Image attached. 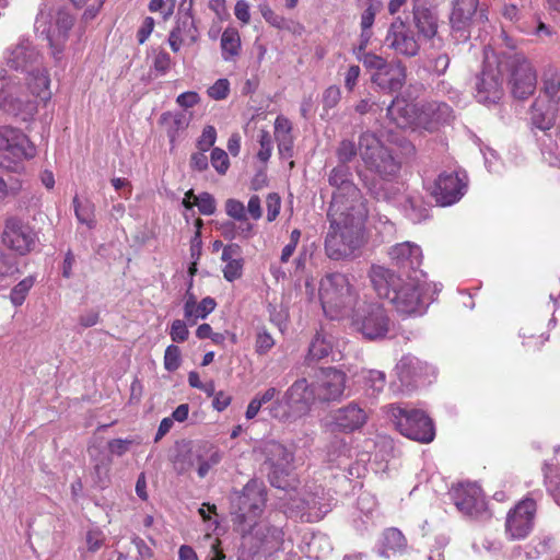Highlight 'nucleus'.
<instances>
[{"mask_svg":"<svg viewBox=\"0 0 560 560\" xmlns=\"http://www.w3.org/2000/svg\"><path fill=\"white\" fill-rule=\"evenodd\" d=\"M456 508L466 515L475 516L485 509V501L479 487L460 483L451 491Z\"/></svg>","mask_w":560,"mask_h":560,"instance_id":"23","label":"nucleus"},{"mask_svg":"<svg viewBox=\"0 0 560 560\" xmlns=\"http://www.w3.org/2000/svg\"><path fill=\"white\" fill-rule=\"evenodd\" d=\"M154 26H155V22H154L153 18L147 16L143 20L142 25L140 26V28L137 32V39H138L139 45H142L147 42L149 36L152 34Z\"/></svg>","mask_w":560,"mask_h":560,"instance_id":"61","label":"nucleus"},{"mask_svg":"<svg viewBox=\"0 0 560 560\" xmlns=\"http://www.w3.org/2000/svg\"><path fill=\"white\" fill-rule=\"evenodd\" d=\"M285 404L289 409L303 416L310 412L312 406L318 400L314 383L310 384L305 377L296 380L284 394Z\"/></svg>","mask_w":560,"mask_h":560,"instance_id":"20","label":"nucleus"},{"mask_svg":"<svg viewBox=\"0 0 560 560\" xmlns=\"http://www.w3.org/2000/svg\"><path fill=\"white\" fill-rule=\"evenodd\" d=\"M221 49L224 60L238 56L241 50V37L236 28H225L221 36Z\"/></svg>","mask_w":560,"mask_h":560,"instance_id":"36","label":"nucleus"},{"mask_svg":"<svg viewBox=\"0 0 560 560\" xmlns=\"http://www.w3.org/2000/svg\"><path fill=\"white\" fill-rule=\"evenodd\" d=\"M542 95L538 97H546L560 103V82L555 78L545 79L541 89Z\"/></svg>","mask_w":560,"mask_h":560,"instance_id":"53","label":"nucleus"},{"mask_svg":"<svg viewBox=\"0 0 560 560\" xmlns=\"http://www.w3.org/2000/svg\"><path fill=\"white\" fill-rule=\"evenodd\" d=\"M407 80V68L400 60H393L383 72H372L371 81L384 92H397Z\"/></svg>","mask_w":560,"mask_h":560,"instance_id":"24","label":"nucleus"},{"mask_svg":"<svg viewBox=\"0 0 560 560\" xmlns=\"http://www.w3.org/2000/svg\"><path fill=\"white\" fill-rule=\"evenodd\" d=\"M266 459L269 463L271 471L269 474L270 482L273 487L284 489L287 483L281 480V476L289 475L294 456L283 444L271 441L265 446Z\"/></svg>","mask_w":560,"mask_h":560,"instance_id":"19","label":"nucleus"},{"mask_svg":"<svg viewBox=\"0 0 560 560\" xmlns=\"http://www.w3.org/2000/svg\"><path fill=\"white\" fill-rule=\"evenodd\" d=\"M266 207H267V220L272 222L277 219L280 208H281V199L278 194L271 192L268 194L266 198Z\"/></svg>","mask_w":560,"mask_h":560,"instance_id":"58","label":"nucleus"},{"mask_svg":"<svg viewBox=\"0 0 560 560\" xmlns=\"http://www.w3.org/2000/svg\"><path fill=\"white\" fill-rule=\"evenodd\" d=\"M503 71H498V55H486L485 67L476 78L475 97L482 104H497L503 96Z\"/></svg>","mask_w":560,"mask_h":560,"instance_id":"10","label":"nucleus"},{"mask_svg":"<svg viewBox=\"0 0 560 560\" xmlns=\"http://www.w3.org/2000/svg\"><path fill=\"white\" fill-rule=\"evenodd\" d=\"M369 44L362 46V42H359L358 46L353 47V54L355 58L363 63V66L373 72H383V70L389 65L382 56L374 52L366 51Z\"/></svg>","mask_w":560,"mask_h":560,"instance_id":"35","label":"nucleus"},{"mask_svg":"<svg viewBox=\"0 0 560 560\" xmlns=\"http://www.w3.org/2000/svg\"><path fill=\"white\" fill-rule=\"evenodd\" d=\"M319 299L325 314L331 319H338L352 312L359 294L346 275L334 272L322 278Z\"/></svg>","mask_w":560,"mask_h":560,"instance_id":"3","label":"nucleus"},{"mask_svg":"<svg viewBox=\"0 0 560 560\" xmlns=\"http://www.w3.org/2000/svg\"><path fill=\"white\" fill-rule=\"evenodd\" d=\"M210 161L214 170L224 175L230 167V160L228 153L221 148H213L210 155Z\"/></svg>","mask_w":560,"mask_h":560,"instance_id":"47","label":"nucleus"},{"mask_svg":"<svg viewBox=\"0 0 560 560\" xmlns=\"http://www.w3.org/2000/svg\"><path fill=\"white\" fill-rule=\"evenodd\" d=\"M422 203L420 196L408 195L405 199L404 208L413 220H421L425 217V208Z\"/></svg>","mask_w":560,"mask_h":560,"instance_id":"45","label":"nucleus"},{"mask_svg":"<svg viewBox=\"0 0 560 560\" xmlns=\"http://www.w3.org/2000/svg\"><path fill=\"white\" fill-rule=\"evenodd\" d=\"M435 0H412V21L415 33L422 42H431L439 34V15Z\"/></svg>","mask_w":560,"mask_h":560,"instance_id":"16","label":"nucleus"},{"mask_svg":"<svg viewBox=\"0 0 560 560\" xmlns=\"http://www.w3.org/2000/svg\"><path fill=\"white\" fill-rule=\"evenodd\" d=\"M359 151V147L357 148L355 143L352 141V140H348V139H345L342 140L338 148H337V158L340 162L339 165H337L336 167H339V166H345V167H348L349 166L347 165V163H349L350 161L353 160V158L357 155Z\"/></svg>","mask_w":560,"mask_h":560,"instance_id":"43","label":"nucleus"},{"mask_svg":"<svg viewBox=\"0 0 560 560\" xmlns=\"http://www.w3.org/2000/svg\"><path fill=\"white\" fill-rule=\"evenodd\" d=\"M369 44L362 46V42H359L358 46L353 47V54L355 58L363 63V66L373 72H383V70L389 65L382 56L374 52L366 51Z\"/></svg>","mask_w":560,"mask_h":560,"instance_id":"33","label":"nucleus"},{"mask_svg":"<svg viewBox=\"0 0 560 560\" xmlns=\"http://www.w3.org/2000/svg\"><path fill=\"white\" fill-rule=\"evenodd\" d=\"M171 65L172 59L166 51L161 50L156 54L153 61V67L155 71H158L161 74H165L170 70Z\"/></svg>","mask_w":560,"mask_h":560,"instance_id":"60","label":"nucleus"},{"mask_svg":"<svg viewBox=\"0 0 560 560\" xmlns=\"http://www.w3.org/2000/svg\"><path fill=\"white\" fill-rule=\"evenodd\" d=\"M425 291L424 284L416 279L408 278L395 291L389 303L400 314L421 315L430 303Z\"/></svg>","mask_w":560,"mask_h":560,"instance_id":"9","label":"nucleus"},{"mask_svg":"<svg viewBox=\"0 0 560 560\" xmlns=\"http://www.w3.org/2000/svg\"><path fill=\"white\" fill-rule=\"evenodd\" d=\"M49 85L50 80L48 74L38 72L32 73L30 75L25 89L30 93L31 97L36 102L37 100H40L42 102L46 103L51 97Z\"/></svg>","mask_w":560,"mask_h":560,"instance_id":"32","label":"nucleus"},{"mask_svg":"<svg viewBox=\"0 0 560 560\" xmlns=\"http://www.w3.org/2000/svg\"><path fill=\"white\" fill-rule=\"evenodd\" d=\"M180 366V350L175 345H170L164 353V368L168 372H174Z\"/></svg>","mask_w":560,"mask_h":560,"instance_id":"50","label":"nucleus"},{"mask_svg":"<svg viewBox=\"0 0 560 560\" xmlns=\"http://www.w3.org/2000/svg\"><path fill=\"white\" fill-rule=\"evenodd\" d=\"M195 203L199 212L203 215H211L215 212V200L209 192H201L199 196L195 197Z\"/></svg>","mask_w":560,"mask_h":560,"instance_id":"52","label":"nucleus"},{"mask_svg":"<svg viewBox=\"0 0 560 560\" xmlns=\"http://www.w3.org/2000/svg\"><path fill=\"white\" fill-rule=\"evenodd\" d=\"M387 412L404 436L420 443H430L434 440V423L423 410L389 405Z\"/></svg>","mask_w":560,"mask_h":560,"instance_id":"6","label":"nucleus"},{"mask_svg":"<svg viewBox=\"0 0 560 560\" xmlns=\"http://www.w3.org/2000/svg\"><path fill=\"white\" fill-rule=\"evenodd\" d=\"M347 373L337 368H322L314 383L318 401L340 400L347 386Z\"/></svg>","mask_w":560,"mask_h":560,"instance_id":"17","label":"nucleus"},{"mask_svg":"<svg viewBox=\"0 0 560 560\" xmlns=\"http://www.w3.org/2000/svg\"><path fill=\"white\" fill-rule=\"evenodd\" d=\"M221 259L225 262L222 270L225 280L233 282L242 277L244 259L240 245L232 243L223 246Z\"/></svg>","mask_w":560,"mask_h":560,"instance_id":"29","label":"nucleus"},{"mask_svg":"<svg viewBox=\"0 0 560 560\" xmlns=\"http://www.w3.org/2000/svg\"><path fill=\"white\" fill-rule=\"evenodd\" d=\"M33 284H34V280H33L32 277H27V278L23 279L22 281H20L11 290V293H10L11 302L15 306L22 305L24 303L25 299H26V295H27L28 291L33 287Z\"/></svg>","mask_w":560,"mask_h":560,"instance_id":"44","label":"nucleus"},{"mask_svg":"<svg viewBox=\"0 0 560 560\" xmlns=\"http://www.w3.org/2000/svg\"><path fill=\"white\" fill-rule=\"evenodd\" d=\"M0 108L22 121L32 119L38 109L23 84L11 78H0Z\"/></svg>","mask_w":560,"mask_h":560,"instance_id":"8","label":"nucleus"},{"mask_svg":"<svg viewBox=\"0 0 560 560\" xmlns=\"http://www.w3.org/2000/svg\"><path fill=\"white\" fill-rule=\"evenodd\" d=\"M417 129L429 132L439 130L453 119V109L446 103H425L420 105Z\"/></svg>","mask_w":560,"mask_h":560,"instance_id":"22","label":"nucleus"},{"mask_svg":"<svg viewBox=\"0 0 560 560\" xmlns=\"http://www.w3.org/2000/svg\"><path fill=\"white\" fill-rule=\"evenodd\" d=\"M334 187L327 218L329 231L325 238V252L330 259L350 257L363 244V228L368 218L366 199L352 182L350 168L334 167L328 175Z\"/></svg>","mask_w":560,"mask_h":560,"instance_id":"1","label":"nucleus"},{"mask_svg":"<svg viewBox=\"0 0 560 560\" xmlns=\"http://www.w3.org/2000/svg\"><path fill=\"white\" fill-rule=\"evenodd\" d=\"M276 345V341L270 332L265 328L260 329L255 339V352L258 355L267 354Z\"/></svg>","mask_w":560,"mask_h":560,"instance_id":"46","label":"nucleus"},{"mask_svg":"<svg viewBox=\"0 0 560 560\" xmlns=\"http://www.w3.org/2000/svg\"><path fill=\"white\" fill-rule=\"evenodd\" d=\"M258 142L260 149L257 152V158L262 163H266L270 159L272 152V139L270 133L267 130H260Z\"/></svg>","mask_w":560,"mask_h":560,"instance_id":"51","label":"nucleus"},{"mask_svg":"<svg viewBox=\"0 0 560 560\" xmlns=\"http://www.w3.org/2000/svg\"><path fill=\"white\" fill-rule=\"evenodd\" d=\"M217 139V130L213 126H206L202 130L201 136L197 141V148L200 151L207 152L211 147H213Z\"/></svg>","mask_w":560,"mask_h":560,"instance_id":"54","label":"nucleus"},{"mask_svg":"<svg viewBox=\"0 0 560 560\" xmlns=\"http://www.w3.org/2000/svg\"><path fill=\"white\" fill-rule=\"evenodd\" d=\"M369 44L362 46V42H359L358 46L353 47V54L355 58L363 63V66L373 72H383V70L389 65L382 56L374 52L366 51Z\"/></svg>","mask_w":560,"mask_h":560,"instance_id":"34","label":"nucleus"},{"mask_svg":"<svg viewBox=\"0 0 560 560\" xmlns=\"http://www.w3.org/2000/svg\"><path fill=\"white\" fill-rule=\"evenodd\" d=\"M292 124L291 121L279 115L275 120V137L278 141L279 150H290L292 147Z\"/></svg>","mask_w":560,"mask_h":560,"instance_id":"40","label":"nucleus"},{"mask_svg":"<svg viewBox=\"0 0 560 560\" xmlns=\"http://www.w3.org/2000/svg\"><path fill=\"white\" fill-rule=\"evenodd\" d=\"M171 339L174 342H184L188 339L189 330L182 319H175L171 324L170 330Z\"/></svg>","mask_w":560,"mask_h":560,"instance_id":"55","label":"nucleus"},{"mask_svg":"<svg viewBox=\"0 0 560 560\" xmlns=\"http://www.w3.org/2000/svg\"><path fill=\"white\" fill-rule=\"evenodd\" d=\"M339 101H340L339 88L331 85L325 90L324 96H323V103H324L325 107L332 108L338 104Z\"/></svg>","mask_w":560,"mask_h":560,"instance_id":"64","label":"nucleus"},{"mask_svg":"<svg viewBox=\"0 0 560 560\" xmlns=\"http://www.w3.org/2000/svg\"><path fill=\"white\" fill-rule=\"evenodd\" d=\"M369 277L378 298L388 301H390L395 291H397L405 281L393 270L383 266H372Z\"/></svg>","mask_w":560,"mask_h":560,"instance_id":"27","label":"nucleus"},{"mask_svg":"<svg viewBox=\"0 0 560 560\" xmlns=\"http://www.w3.org/2000/svg\"><path fill=\"white\" fill-rule=\"evenodd\" d=\"M199 478H205L211 468L218 466L223 459V452L213 443L205 442L197 451L196 455Z\"/></svg>","mask_w":560,"mask_h":560,"instance_id":"30","label":"nucleus"},{"mask_svg":"<svg viewBox=\"0 0 560 560\" xmlns=\"http://www.w3.org/2000/svg\"><path fill=\"white\" fill-rule=\"evenodd\" d=\"M261 14H262L264 19L266 20V22L269 23L270 25H272L273 27H277L279 30H282L285 27L284 16L276 13L272 9L265 8L261 11Z\"/></svg>","mask_w":560,"mask_h":560,"instance_id":"62","label":"nucleus"},{"mask_svg":"<svg viewBox=\"0 0 560 560\" xmlns=\"http://www.w3.org/2000/svg\"><path fill=\"white\" fill-rule=\"evenodd\" d=\"M331 419L332 431L351 433L364 425L368 416L359 405L351 402L334 411Z\"/></svg>","mask_w":560,"mask_h":560,"instance_id":"25","label":"nucleus"},{"mask_svg":"<svg viewBox=\"0 0 560 560\" xmlns=\"http://www.w3.org/2000/svg\"><path fill=\"white\" fill-rule=\"evenodd\" d=\"M406 547L407 539L399 529L395 527L385 529L383 534V556L388 557V551L398 552L402 551Z\"/></svg>","mask_w":560,"mask_h":560,"instance_id":"39","label":"nucleus"},{"mask_svg":"<svg viewBox=\"0 0 560 560\" xmlns=\"http://www.w3.org/2000/svg\"><path fill=\"white\" fill-rule=\"evenodd\" d=\"M527 116L532 129L547 132L556 128V135L560 138V103L536 97L527 110Z\"/></svg>","mask_w":560,"mask_h":560,"instance_id":"15","label":"nucleus"},{"mask_svg":"<svg viewBox=\"0 0 560 560\" xmlns=\"http://www.w3.org/2000/svg\"><path fill=\"white\" fill-rule=\"evenodd\" d=\"M498 71L508 77L511 92L515 98L526 100L534 94L537 74L532 63L516 52L498 54Z\"/></svg>","mask_w":560,"mask_h":560,"instance_id":"5","label":"nucleus"},{"mask_svg":"<svg viewBox=\"0 0 560 560\" xmlns=\"http://www.w3.org/2000/svg\"><path fill=\"white\" fill-rule=\"evenodd\" d=\"M73 207L77 219L86 224L90 229L95 226L94 205L91 202L81 203L78 196L73 198Z\"/></svg>","mask_w":560,"mask_h":560,"instance_id":"42","label":"nucleus"},{"mask_svg":"<svg viewBox=\"0 0 560 560\" xmlns=\"http://www.w3.org/2000/svg\"><path fill=\"white\" fill-rule=\"evenodd\" d=\"M215 307V300L211 296H206L199 303L197 302L189 310L185 311L184 317L190 325H195L198 319H205Z\"/></svg>","mask_w":560,"mask_h":560,"instance_id":"37","label":"nucleus"},{"mask_svg":"<svg viewBox=\"0 0 560 560\" xmlns=\"http://www.w3.org/2000/svg\"><path fill=\"white\" fill-rule=\"evenodd\" d=\"M160 122L165 127L171 143L175 142L179 131L184 130L187 126L183 115L172 113H164L161 116Z\"/></svg>","mask_w":560,"mask_h":560,"instance_id":"41","label":"nucleus"},{"mask_svg":"<svg viewBox=\"0 0 560 560\" xmlns=\"http://www.w3.org/2000/svg\"><path fill=\"white\" fill-rule=\"evenodd\" d=\"M350 325L368 341H380L387 338L393 320L380 302H362L350 313Z\"/></svg>","mask_w":560,"mask_h":560,"instance_id":"4","label":"nucleus"},{"mask_svg":"<svg viewBox=\"0 0 560 560\" xmlns=\"http://www.w3.org/2000/svg\"><path fill=\"white\" fill-rule=\"evenodd\" d=\"M86 547L90 552H96L105 542V535L100 529H92L86 533Z\"/></svg>","mask_w":560,"mask_h":560,"instance_id":"57","label":"nucleus"},{"mask_svg":"<svg viewBox=\"0 0 560 560\" xmlns=\"http://www.w3.org/2000/svg\"><path fill=\"white\" fill-rule=\"evenodd\" d=\"M2 243L20 255H26L35 248L37 234L34 229L22 219L10 217L5 219Z\"/></svg>","mask_w":560,"mask_h":560,"instance_id":"14","label":"nucleus"},{"mask_svg":"<svg viewBox=\"0 0 560 560\" xmlns=\"http://www.w3.org/2000/svg\"><path fill=\"white\" fill-rule=\"evenodd\" d=\"M390 259L404 269H417L422 262V252L420 246L410 242L396 244L389 250Z\"/></svg>","mask_w":560,"mask_h":560,"instance_id":"28","label":"nucleus"},{"mask_svg":"<svg viewBox=\"0 0 560 560\" xmlns=\"http://www.w3.org/2000/svg\"><path fill=\"white\" fill-rule=\"evenodd\" d=\"M366 385L373 390V394L383 392L386 385L385 373L377 370H370L365 375Z\"/></svg>","mask_w":560,"mask_h":560,"instance_id":"48","label":"nucleus"},{"mask_svg":"<svg viewBox=\"0 0 560 560\" xmlns=\"http://www.w3.org/2000/svg\"><path fill=\"white\" fill-rule=\"evenodd\" d=\"M450 23L453 32L460 33L463 39L469 38V27L477 11L479 0H453Z\"/></svg>","mask_w":560,"mask_h":560,"instance_id":"26","label":"nucleus"},{"mask_svg":"<svg viewBox=\"0 0 560 560\" xmlns=\"http://www.w3.org/2000/svg\"><path fill=\"white\" fill-rule=\"evenodd\" d=\"M420 105L404 96H396L387 107L386 116L400 129H417Z\"/></svg>","mask_w":560,"mask_h":560,"instance_id":"21","label":"nucleus"},{"mask_svg":"<svg viewBox=\"0 0 560 560\" xmlns=\"http://www.w3.org/2000/svg\"><path fill=\"white\" fill-rule=\"evenodd\" d=\"M421 43L422 40L415 33L411 25L400 16L389 24L385 36V44L395 55L413 58L420 54Z\"/></svg>","mask_w":560,"mask_h":560,"instance_id":"11","label":"nucleus"},{"mask_svg":"<svg viewBox=\"0 0 560 560\" xmlns=\"http://www.w3.org/2000/svg\"><path fill=\"white\" fill-rule=\"evenodd\" d=\"M359 154L366 170L377 175V178L370 180L368 176L360 174L369 194L376 200H394L400 192L395 179L399 176L401 162L370 131L363 132L359 138Z\"/></svg>","mask_w":560,"mask_h":560,"instance_id":"2","label":"nucleus"},{"mask_svg":"<svg viewBox=\"0 0 560 560\" xmlns=\"http://www.w3.org/2000/svg\"><path fill=\"white\" fill-rule=\"evenodd\" d=\"M465 177L456 172H443L430 187V194L440 206H451L457 202L465 194Z\"/></svg>","mask_w":560,"mask_h":560,"instance_id":"18","label":"nucleus"},{"mask_svg":"<svg viewBox=\"0 0 560 560\" xmlns=\"http://www.w3.org/2000/svg\"><path fill=\"white\" fill-rule=\"evenodd\" d=\"M537 511L536 501L524 498L508 512L505 520V534L511 540L526 538L534 527Z\"/></svg>","mask_w":560,"mask_h":560,"instance_id":"13","label":"nucleus"},{"mask_svg":"<svg viewBox=\"0 0 560 560\" xmlns=\"http://www.w3.org/2000/svg\"><path fill=\"white\" fill-rule=\"evenodd\" d=\"M331 350V341L327 339L323 334L316 332V335L314 336L310 343L306 360L308 362L319 361L328 357Z\"/></svg>","mask_w":560,"mask_h":560,"instance_id":"38","label":"nucleus"},{"mask_svg":"<svg viewBox=\"0 0 560 560\" xmlns=\"http://www.w3.org/2000/svg\"><path fill=\"white\" fill-rule=\"evenodd\" d=\"M267 501V491L262 482L250 479L236 498L233 521L252 529L261 516Z\"/></svg>","mask_w":560,"mask_h":560,"instance_id":"7","label":"nucleus"},{"mask_svg":"<svg viewBox=\"0 0 560 560\" xmlns=\"http://www.w3.org/2000/svg\"><path fill=\"white\" fill-rule=\"evenodd\" d=\"M36 153V147L22 130L0 126V155L4 160L16 163L33 159Z\"/></svg>","mask_w":560,"mask_h":560,"instance_id":"12","label":"nucleus"},{"mask_svg":"<svg viewBox=\"0 0 560 560\" xmlns=\"http://www.w3.org/2000/svg\"><path fill=\"white\" fill-rule=\"evenodd\" d=\"M133 444V440L130 439H113L108 442V451L117 456L126 454L130 446Z\"/></svg>","mask_w":560,"mask_h":560,"instance_id":"59","label":"nucleus"},{"mask_svg":"<svg viewBox=\"0 0 560 560\" xmlns=\"http://www.w3.org/2000/svg\"><path fill=\"white\" fill-rule=\"evenodd\" d=\"M380 1L365 0V9L363 10L360 16L361 33L359 36V42H362V46H364V44H370V40L373 36L372 27L375 21V16L380 12Z\"/></svg>","mask_w":560,"mask_h":560,"instance_id":"31","label":"nucleus"},{"mask_svg":"<svg viewBox=\"0 0 560 560\" xmlns=\"http://www.w3.org/2000/svg\"><path fill=\"white\" fill-rule=\"evenodd\" d=\"M200 102V97L197 92L187 91L179 94L176 98V103L183 108H190Z\"/></svg>","mask_w":560,"mask_h":560,"instance_id":"63","label":"nucleus"},{"mask_svg":"<svg viewBox=\"0 0 560 560\" xmlns=\"http://www.w3.org/2000/svg\"><path fill=\"white\" fill-rule=\"evenodd\" d=\"M226 214L237 221H245L246 211L243 202L236 199H228L225 202Z\"/></svg>","mask_w":560,"mask_h":560,"instance_id":"56","label":"nucleus"},{"mask_svg":"<svg viewBox=\"0 0 560 560\" xmlns=\"http://www.w3.org/2000/svg\"><path fill=\"white\" fill-rule=\"evenodd\" d=\"M210 98L215 101L225 100L230 94V82L228 79H218L207 91Z\"/></svg>","mask_w":560,"mask_h":560,"instance_id":"49","label":"nucleus"}]
</instances>
